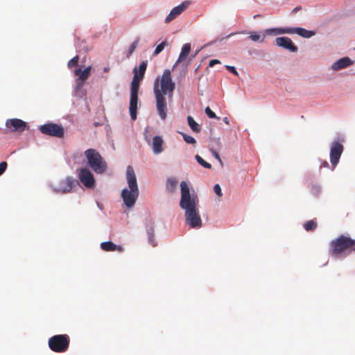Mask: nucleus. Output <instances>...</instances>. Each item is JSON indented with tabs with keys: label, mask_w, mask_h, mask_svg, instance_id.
<instances>
[{
	"label": "nucleus",
	"mask_w": 355,
	"mask_h": 355,
	"mask_svg": "<svg viewBox=\"0 0 355 355\" xmlns=\"http://www.w3.org/2000/svg\"><path fill=\"white\" fill-rule=\"evenodd\" d=\"M175 83L172 80L171 71L165 69L162 77H157L153 85V92L155 97L156 108L159 116L162 120L166 118L167 99L171 101Z\"/></svg>",
	"instance_id": "f257e3e1"
},
{
	"label": "nucleus",
	"mask_w": 355,
	"mask_h": 355,
	"mask_svg": "<svg viewBox=\"0 0 355 355\" xmlns=\"http://www.w3.org/2000/svg\"><path fill=\"white\" fill-rule=\"evenodd\" d=\"M180 187V206L185 211L186 223L191 228H200L202 226V222L198 209V199L197 196L190 194L189 188L185 182H181Z\"/></svg>",
	"instance_id": "f03ea898"
},
{
	"label": "nucleus",
	"mask_w": 355,
	"mask_h": 355,
	"mask_svg": "<svg viewBox=\"0 0 355 355\" xmlns=\"http://www.w3.org/2000/svg\"><path fill=\"white\" fill-rule=\"evenodd\" d=\"M126 179L130 189H123L121 191V198L128 208H132L139 196V188L135 171L131 166H128L126 171Z\"/></svg>",
	"instance_id": "7ed1b4c3"
},
{
	"label": "nucleus",
	"mask_w": 355,
	"mask_h": 355,
	"mask_svg": "<svg viewBox=\"0 0 355 355\" xmlns=\"http://www.w3.org/2000/svg\"><path fill=\"white\" fill-rule=\"evenodd\" d=\"M330 247V254L334 257L355 252V239L341 235L331 241Z\"/></svg>",
	"instance_id": "20e7f679"
},
{
	"label": "nucleus",
	"mask_w": 355,
	"mask_h": 355,
	"mask_svg": "<svg viewBox=\"0 0 355 355\" xmlns=\"http://www.w3.org/2000/svg\"><path fill=\"white\" fill-rule=\"evenodd\" d=\"M84 155L90 168L97 174L103 173L107 169V163L100 153L94 148L86 150Z\"/></svg>",
	"instance_id": "39448f33"
},
{
	"label": "nucleus",
	"mask_w": 355,
	"mask_h": 355,
	"mask_svg": "<svg viewBox=\"0 0 355 355\" xmlns=\"http://www.w3.org/2000/svg\"><path fill=\"white\" fill-rule=\"evenodd\" d=\"M70 338L67 334H58L49 339V347L54 352L62 353L69 347Z\"/></svg>",
	"instance_id": "423d86ee"
},
{
	"label": "nucleus",
	"mask_w": 355,
	"mask_h": 355,
	"mask_svg": "<svg viewBox=\"0 0 355 355\" xmlns=\"http://www.w3.org/2000/svg\"><path fill=\"white\" fill-rule=\"evenodd\" d=\"M141 80L137 78V76H134L131 82L130 99V115L131 119L135 121L137 119L138 92L139 88V82Z\"/></svg>",
	"instance_id": "0eeeda50"
},
{
	"label": "nucleus",
	"mask_w": 355,
	"mask_h": 355,
	"mask_svg": "<svg viewBox=\"0 0 355 355\" xmlns=\"http://www.w3.org/2000/svg\"><path fill=\"white\" fill-rule=\"evenodd\" d=\"M268 35H280V34H297L302 37L309 38L315 35L311 31L306 30L303 28H270L266 31Z\"/></svg>",
	"instance_id": "6e6552de"
},
{
	"label": "nucleus",
	"mask_w": 355,
	"mask_h": 355,
	"mask_svg": "<svg viewBox=\"0 0 355 355\" xmlns=\"http://www.w3.org/2000/svg\"><path fill=\"white\" fill-rule=\"evenodd\" d=\"M40 130L42 134L62 138L64 137V128L55 123H49L41 125Z\"/></svg>",
	"instance_id": "1a4fd4ad"
},
{
	"label": "nucleus",
	"mask_w": 355,
	"mask_h": 355,
	"mask_svg": "<svg viewBox=\"0 0 355 355\" xmlns=\"http://www.w3.org/2000/svg\"><path fill=\"white\" fill-rule=\"evenodd\" d=\"M343 149V144L338 141H334L331 144L330 148V162L332 166V170H334L338 164Z\"/></svg>",
	"instance_id": "9d476101"
},
{
	"label": "nucleus",
	"mask_w": 355,
	"mask_h": 355,
	"mask_svg": "<svg viewBox=\"0 0 355 355\" xmlns=\"http://www.w3.org/2000/svg\"><path fill=\"white\" fill-rule=\"evenodd\" d=\"M78 178L81 183L87 188H92L95 184V180L92 172L86 168L78 170Z\"/></svg>",
	"instance_id": "9b49d317"
},
{
	"label": "nucleus",
	"mask_w": 355,
	"mask_h": 355,
	"mask_svg": "<svg viewBox=\"0 0 355 355\" xmlns=\"http://www.w3.org/2000/svg\"><path fill=\"white\" fill-rule=\"evenodd\" d=\"M78 184V181L71 177L60 181L58 186L54 189L57 193H66L70 192L72 189Z\"/></svg>",
	"instance_id": "f8f14e48"
},
{
	"label": "nucleus",
	"mask_w": 355,
	"mask_h": 355,
	"mask_svg": "<svg viewBox=\"0 0 355 355\" xmlns=\"http://www.w3.org/2000/svg\"><path fill=\"white\" fill-rule=\"evenodd\" d=\"M189 4L190 1H185L179 6L173 8L166 17L165 23H170L171 21L175 19L178 16H179L182 12H184L188 8Z\"/></svg>",
	"instance_id": "ddd939ff"
},
{
	"label": "nucleus",
	"mask_w": 355,
	"mask_h": 355,
	"mask_svg": "<svg viewBox=\"0 0 355 355\" xmlns=\"http://www.w3.org/2000/svg\"><path fill=\"white\" fill-rule=\"evenodd\" d=\"M275 42L277 46L286 49L291 52H296L297 51V47L293 43L292 40L289 37H277Z\"/></svg>",
	"instance_id": "4468645a"
},
{
	"label": "nucleus",
	"mask_w": 355,
	"mask_h": 355,
	"mask_svg": "<svg viewBox=\"0 0 355 355\" xmlns=\"http://www.w3.org/2000/svg\"><path fill=\"white\" fill-rule=\"evenodd\" d=\"M6 124L8 128H12L13 131L23 132L27 128L26 123L19 119H9Z\"/></svg>",
	"instance_id": "2eb2a0df"
},
{
	"label": "nucleus",
	"mask_w": 355,
	"mask_h": 355,
	"mask_svg": "<svg viewBox=\"0 0 355 355\" xmlns=\"http://www.w3.org/2000/svg\"><path fill=\"white\" fill-rule=\"evenodd\" d=\"M352 63L353 62L350 60L349 58L344 57L336 61L331 65V69L334 71H339L352 65Z\"/></svg>",
	"instance_id": "dca6fc26"
},
{
	"label": "nucleus",
	"mask_w": 355,
	"mask_h": 355,
	"mask_svg": "<svg viewBox=\"0 0 355 355\" xmlns=\"http://www.w3.org/2000/svg\"><path fill=\"white\" fill-rule=\"evenodd\" d=\"M91 69L92 67L89 66L87 68H85L83 71H82L80 68L75 70L74 74L78 76L77 82L79 86H81L85 81V80L88 78Z\"/></svg>",
	"instance_id": "f3484780"
},
{
	"label": "nucleus",
	"mask_w": 355,
	"mask_h": 355,
	"mask_svg": "<svg viewBox=\"0 0 355 355\" xmlns=\"http://www.w3.org/2000/svg\"><path fill=\"white\" fill-rule=\"evenodd\" d=\"M101 248L105 252L119 251L122 252L123 248L121 245H117L111 241L103 242L101 243Z\"/></svg>",
	"instance_id": "a211bd4d"
},
{
	"label": "nucleus",
	"mask_w": 355,
	"mask_h": 355,
	"mask_svg": "<svg viewBox=\"0 0 355 355\" xmlns=\"http://www.w3.org/2000/svg\"><path fill=\"white\" fill-rule=\"evenodd\" d=\"M163 139L159 136H155L153 139V150L155 154H159L162 152Z\"/></svg>",
	"instance_id": "6ab92c4d"
},
{
	"label": "nucleus",
	"mask_w": 355,
	"mask_h": 355,
	"mask_svg": "<svg viewBox=\"0 0 355 355\" xmlns=\"http://www.w3.org/2000/svg\"><path fill=\"white\" fill-rule=\"evenodd\" d=\"M147 64L146 62H142L137 69V67L134 69V76H137V78L142 80L144 78L145 71L146 70Z\"/></svg>",
	"instance_id": "aec40b11"
},
{
	"label": "nucleus",
	"mask_w": 355,
	"mask_h": 355,
	"mask_svg": "<svg viewBox=\"0 0 355 355\" xmlns=\"http://www.w3.org/2000/svg\"><path fill=\"white\" fill-rule=\"evenodd\" d=\"M191 51V44L189 43L184 44L182 48L181 53L179 55L177 62H180L184 60Z\"/></svg>",
	"instance_id": "412c9836"
},
{
	"label": "nucleus",
	"mask_w": 355,
	"mask_h": 355,
	"mask_svg": "<svg viewBox=\"0 0 355 355\" xmlns=\"http://www.w3.org/2000/svg\"><path fill=\"white\" fill-rule=\"evenodd\" d=\"M187 122L190 127V128L192 130V131L198 133L200 132L201 129L199 125V124L195 121L193 118L191 116H187Z\"/></svg>",
	"instance_id": "4be33fe9"
},
{
	"label": "nucleus",
	"mask_w": 355,
	"mask_h": 355,
	"mask_svg": "<svg viewBox=\"0 0 355 355\" xmlns=\"http://www.w3.org/2000/svg\"><path fill=\"white\" fill-rule=\"evenodd\" d=\"M177 184L178 182L175 179L169 178L166 182V189L169 191L173 192L175 189Z\"/></svg>",
	"instance_id": "5701e85b"
},
{
	"label": "nucleus",
	"mask_w": 355,
	"mask_h": 355,
	"mask_svg": "<svg viewBox=\"0 0 355 355\" xmlns=\"http://www.w3.org/2000/svg\"><path fill=\"white\" fill-rule=\"evenodd\" d=\"M249 34H250L249 38H250L254 42H262L264 40V37H265L264 35H261L259 33H257V32L252 31V32H250Z\"/></svg>",
	"instance_id": "b1692460"
},
{
	"label": "nucleus",
	"mask_w": 355,
	"mask_h": 355,
	"mask_svg": "<svg viewBox=\"0 0 355 355\" xmlns=\"http://www.w3.org/2000/svg\"><path fill=\"white\" fill-rule=\"evenodd\" d=\"M317 227V223L313 220H310L304 224V227L306 231H313Z\"/></svg>",
	"instance_id": "393cba45"
},
{
	"label": "nucleus",
	"mask_w": 355,
	"mask_h": 355,
	"mask_svg": "<svg viewBox=\"0 0 355 355\" xmlns=\"http://www.w3.org/2000/svg\"><path fill=\"white\" fill-rule=\"evenodd\" d=\"M196 159L198 162V163L199 164H200L202 166H203L204 168H211V164H209V163L207 162L206 161H205L200 155H196Z\"/></svg>",
	"instance_id": "a878e982"
},
{
	"label": "nucleus",
	"mask_w": 355,
	"mask_h": 355,
	"mask_svg": "<svg viewBox=\"0 0 355 355\" xmlns=\"http://www.w3.org/2000/svg\"><path fill=\"white\" fill-rule=\"evenodd\" d=\"M167 45L166 41H163L161 42L159 45L157 46L154 53L153 55H157L159 53H160L164 49V47Z\"/></svg>",
	"instance_id": "bb28decb"
},
{
	"label": "nucleus",
	"mask_w": 355,
	"mask_h": 355,
	"mask_svg": "<svg viewBox=\"0 0 355 355\" xmlns=\"http://www.w3.org/2000/svg\"><path fill=\"white\" fill-rule=\"evenodd\" d=\"M181 134H182V137L185 142H187V144H196V141L193 137L188 135L185 133H181Z\"/></svg>",
	"instance_id": "cd10ccee"
},
{
	"label": "nucleus",
	"mask_w": 355,
	"mask_h": 355,
	"mask_svg": "<svg viewBox=\"0 0 355 355\" xmlns=\"http://www.w3.org/2000/svg\"><path fill=\"white\" fill-rule=\"evenodd\" d=\"M79 57L78 55H76L72 59H71L68 62V67L69 68L76 67L78 64Z\"/></svg>",
	"instance_id": "c85d7f7f"
},
{
	"label": "nucleus",
	"mask_w": 355,
	"mask_h": 355,
	"mask_svg": "<svg viewBox=\"0 0 355 355\" xmlns=\"http://www.w3.org/2000/svg\"><path fill=\"white\" fill-rule=\"evenodd\" d=\"M139 39H137L135 41H134L131 44V45L128 49V56L130 55L134 52V51L135 50V49L137 48V46L139 44Z\"/></svg>",
	"instance_id": "c756f323"
},
{
	"label": "nucleus",
	"mask_w": 355,
	"mask_h": 355,
	"mask_svg": "<svg viewBox=\"0 0 355 355\" xmlns=\"http://www.w3.org/2000/svg\"><path fill=\"white\" fill-rule=\"evenodd\" d=\"M205 112L206 114L209 117L210 119H219L216 114L210 109L209 107H207L205 110Z\"/></svg>",
	"instance_id": "7c9ffc66"
},
{
	"label": "nucleus",
	"mask_w": 355,
	"mask_h": 355,
	"mask_svg": "<svg viewBox=\"0 0 355 355\" xmlns=\"http://www.w3.org/2000/svg\"><path fill=\"white\" fill-rule=\"evenodd\" d=\"M214 191L219 197L223 196L221 188L218 184L214 185Z\"/></svg>",
	"instance_id": "2f4dec72"
},
{
	"label": "nucleus",
	"mask_w": 355,
	"mask_h": 355,
	"mask_svg": "<svg viewBox=\"0 0 355 355\" xmlns=\"http://www.w3.org/2000/svg\"><path fill=\"white\" fill-rule=\"evenodd\" d=\"M8 164L6 162H2L0 163V175H2L6 170Z\"/></svg>",
	"instance_id": "473e14b6"
},
{
	"label": "nucleus",
	"mask_w": 355,
	"mask_h": 355,
	"mask_svg": "<svg viewBox=\"0 0 355 355\" xmlns=\"http://www.w3.org/2000/svg\"><path fill=\"white\" fill-rule=\"evenodd\" d=\"M211 154L213 155V156L216 159H218L219 161V162L221 165H223V162H222L221 159L220 158L218 153L215 150H213V149H211Z\"/></svg>",
	"instance_id": "72a5a7b5"
},
{
	"label": "nucleus",
	"mask_w": 355,
	"mask_h": 355,
	"mask_svg": "<svg viewBox=\"0 0 355 355\" xmlns=\"http://www.w3.org/2000/svg\"><path fill=\"white\" fill-rule=\"evenodd\" d=\"M225 67L230 72L238 76V72L234 67L226 65Z\"/></svg>",
	"instance_id": "f704fd0d"
},
{
	"label": "nucleus",
	"mask_w": 355,
	"mask_h": 355,
	"mask_svg": "<svg viewBox=\"0 0 355 355\" xmlns=\"http://www.w3.org/2000/svg\"><path fill=\"white\" fill-rule=\"evenodd\" d=\"M220 60L214 59V60H210V62L209 63V66L211 67H214L216 64H220Z\"/></svg>",
	"instance_id": "c9c22d12"
},
{
	"label": "nucleus",
	"mask_w": 355,
	"mask_h": 355,
	"mask_svg": "<svg viewBox=\"0 0 355 355\" xmlns=\"http://www.w3.org/2000/svg\"><path fill=\"white\" fill-rule=\"evenodd\" d=\"M148 241H149V243L153 246H156L157 245V243L155 241V238H154V236H148Z\"/></svg>",
	"instance_id": "e433bc0d"
},
{
	"label": "nucleus",
	"mask_w": 355,
	"mask_h": 355,
	"mask_svg": "<svg viewBox=\"0 0 355 355\" xmlns=\"http://www.w3.org/2000/svg\"><path fill=\"white\" fill-rule=\"evenodd\" d=\"M147 232H148V236H153V235H154L153 227H150L148 228Z\"/></svg>",
	"instance_id": "4c0bfd02"
},
{
	"label": "nucleus",
	"mask_w": 355,
	"mask_h": 355,
	"mask_svg": "<svg viewBox=\"0 0 355 355\" xmlns=\"http://www.w3.org/2000/svg\"><path fill=\"white\" fill-rule=\"evenodd\" d=\"M329 163H328L327 161H324V162L321 164V165H320V167H321V168H322V167H324V168H329Z\"/></svg>",
	"instance_id": "58836bf2"
},
{
	"label": "nucleus",
	"mask_w": 355,
	"mask_h": 355,
	"mask_svg": "<svg viewBox=\"0 0 355 355\" xmlns=\"http://www.w3.org/2000/svg\"><path fill=\"white\" fill-rule=\"evenodd\" d=\"M302 9V7L301 6H297L295 7L293 10H292V13H296L297 12H298L299 10H300Z\"/></svg>",
	"instance_id": "ea45409f"
},
{
	"label": "nucleus",
	"mask_w": 355,
	"mask_h": 355,
	"mask_svg": "<svg viewBox=\"0 0 355 355\" xmlns=\"http://www.w3.org/2000/svg\"><path fill=\"white\" fill-rule=\"evenodd\" d=\"M223 121H224L226 124H227V125H229V124H230V121H229V119H228V118H227V117H225V118H223Z\"/></svg>",
	"instance_id": "a19ab883"
},
{
	"label": "nucleus",
	"mask_w": 355,
	"mask_h": 355,
	"mask_svg": "<svg viewBox=\"0 0 355 355\" xmlns=\"http://www.w3.org/2000/svg\"><path fill=\"white\" fill-rule=\"evenodd\" d=\"M109 70H110V68H109V67H105V68H104V69H103V71H104L105 72H108V71H109Z\"/></svg>",
	"instance_id": "79ce46f5"
},
{
	"label": "nucleus",
	"mask_w": 355,
	"mask_h": 355,
	"mask_svg": "<svg viewBox=\"0 0 355 355\" xmlns=\"http://www.w3.org/2000/svg\"><path fill=\"white\" fill-rule=\"evenodd\" d=\"M234 35V33L229 34V35H227L226 37H230V36H232V35Z\"/></svg>",
	"instance_id": "37998d69"
},
{
	"label": "nucleus",
	"mask_w": 355,
	"mask_h": 355,
	"mask_svg": "<svg viewBox=\"0 0 355 355\" xmlns=\"http://www.w3.org/2000/svg\"><path fill=\"white\" fill-rule=\"evenodd\" d=\"M217 142L220 143V139H217Z\"/></svg>",
	"instance_id": "c03bdc74"
}]
</instances>
